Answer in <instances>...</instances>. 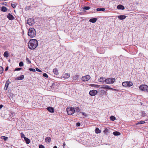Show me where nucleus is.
Segmentation results:
<instances>
[{"mask_svg": "<svg viewBox=\"0 0 148 148\" xmlns=\"http://www.w3.org/2000/svg\"><path fill=\"white\" fill-rule=\"evenodd\" d=\"M81 112L82 113V112ZM82 114L84 116H87V115L86 114V113L85 112H82Z\"/></svg>", "mask_w": 148, "mask_h": 148, "instance_id": "a18cd8bd", "label": "nucleus"}, {"mask_svg": "<svg viewBox=\"0 0 148 148\" xmlns=\"http://www.w3.org/2000/svg\"><path fill=\"white\" fill-rule=\"evenodd\" d=\"M97 19L95 18H92L90 19L89 20V21L92 23H95L97 21Z\"/></svg>", "mask_w": 148, "mask_h": 148, "instance_id": "f3484780", "label": "nucleus"}, {"mask_svg": "<svg viewBox=\"0 0 148 148\" xmlns=\"http://www.w3.org/2000/svg\"><path fill=\"white\" fill-rule=\"evenodd\" d=\"M7 17L10 20H13L14 18L13 16L10 14H9L7 16Z\"/></svg>", "mask_w": 148, "mask_h": 148, "instance_id": "f8f14e48", "label": "nucleus"}, {"mask_svg": "<svg viewBox=\"0 0 148 148\" xmlns=\"http://www.w3.org/2000/svg\"><path fill=\"white\" fill-rule=\"evenodd\" d=\"M70 75L68 73H64L61 76V78H64V79H67L69 78Z\"/></svg>", "mask_w": 148, "mask_h": 148, "instance_id": "9b49d317", "label": "nucleus"}, {"mask_svg": "<svg viewBox=\"0 0 148 148\" xmlns=\"http://www.w3.org/2000/svg\"><path fill=\"white\" fill-rule=\"evenodd\" d=\"M101 92H103H103H104V93H105V91H104V90H101Z\"/></svg>", "mask_w": 148, "mask_h": 148, "instance_id": "3c124183", "label": "nucleus"}, {"mask_svg": "<svg viewBox=\"0 0 148 148\" xmlns=\"http://www.w3.org/2000/svg\"><path fill=\"white\" fill-rule=\"evenodd\" d=\"M79 75H76L73 77V79L74 80H76L79 79Z\"/></svg>", "mask_w": 148, "mask_h": 148, "instance_id": "6ab92c4d", "label": "nucleus"}, {"mask_svg": "<svg viewBox=\"0 0 148 148\" xmlns=\"http://www.w3.org/2000/svg\"><path fill=\"white\" fill-rule=\"evenodd\" d=\"M17 5V4L15 3H14L11 4V6L13 8H15Z\"/></svg>", "mask_w": 148, "mask_h": 148, "instance_id": "cd10ccee", "label": "nucleus"}, {"mask_svg": "<svg viewBox=\"0 0 148 148\" xmlns=\"http://www.w3.org/2000/svg\"><path fill=\"white\" fill-rule=\"evenodd\" d=\"M24 139L25 141H26V143L27 144H28L30 143V140L28 138H26V137H24Z\"/></svg>", "mask_w": 148, "mask_h": 148, "instance_id": "b1692460", "label": "nucleus"}, {"mask_svg": "<svg viewBox=\"0 0 148 148\" xmlns=\"http://www.w3.org/2000/svg\"><path fill=\"white\" fill-rule=\"evenodd\" d=\"M95 132L96 134L100 133L101 132V131L97 127L95 130Z\"/></svg>", "mask_w": 148, "mask_h": 148, "instance_id": "a878e982", "label": "nucleus"}, {"mask_svg": "<svg viewBox=\"0 0 148 148\" xmlns=\"http://www.w3.org/2000/svg\"><path fill=\"white\" fill-rule=\"evenodd\" d=\"M82 8L85 10H88L90 9V8L89 6H86L84 8Z\"/></svg>", "mask_w": 148, "mask_h": 148, "instance_id": "72a5a7b5", "label": "nucleus"}, {"mask_svg": "<svg viewBox=\"0 0 148 148\" xmlns=\"http://www.w3.org/2000/svg\"><path fill=\"white\" fill-rule=\"evenodd\" d=\"M8 66H7L5 69V71H7L8 70Z\"/></svg>", "mask_w": 148, "mask_h": 148, "instance_id": "de8ad7c7", "label": "nucleus"}, {"mask_svg": "<svg viewBox=\"0 0 148 148\" xmlns=\"http://www.w3.org/2000/svg\"><path fill=\"white\" fill-rule=\"evenodd\" d=\"M38 42L36 39H31L28 42L29 48L32 50L34 49L38 46Z\"/></svg>", "mask_w": 148, "mask_h": 148, "instance_id": "f257e3e1", "label": "nucleus"}, {"mask_svg": "<svg viewBox=\"0 0 148 148\" xmlns=\"http://www.w3.org/2000/svg\"><path fill=\"white\" fill-rule=\"evenodd\" d=\"M53 72L56 75H57L59 74L57 68H55L53 69Z\"/></svg>", "mask_w": 148, "mask_h": 148, "instance_id": "4be33fe9", "label": "nucleus"}, {"mask_svg": "<svg viewBox=\"0 0 148 148\" xmlns=\"http://www.w3.org/2000/svg\"><path fill=\"white\" fill-rule=\"evenodd\" d=\"M115 81L114 78H110L106 79V83L107 84H113Z\"/></svg>", "mask_w": 148, "mask_h": 148, "instance_id": "423d86ee", "label": "nucleus"}, {"mask_svg": "<svg viewBox=\"0 0 148 148\" xmlns=\"http://www.w3.org/2000/svg\"><path fill=\"white\" fill-rule=\"evenodd\" d=\"M36 70L37 71H38V72H42V71L41 70H40L39 69H38V68H36Z\"/></svg>", "mask_w": 148, "mask_h": 148, "instance_id": "c03bdc74", "label": "nucleus"}, {"mask_svg": "<svg viewBox=\"0 0 148 148\" xmlns=\"http://www.w3.org/2000/svg\"><path fill=\"white\" fill-rule=\"evenodd\" d=\"M126 17V16L124 15H121L118 16V17L119 19L121 20H122L125 19Z\"/></svg>", "mask_w": 148, "mask_h": 148, "instance_id": "2eb2a0df", "label": "nucleus"}, {"mask_svg": "<svg viewBox=\"0 0 148 148\" xmlns=\"http://www.w3.org/2000/svg\"><path fill=\"white\" fill-rule=\"evenodd\" d=\"M29 70L31 71L35 72V69H32V68H30L29 69Z\"/></svg>", "mask_w": 148, "mask_h": 148, "instance_id": "c9c22d12", "label": "nucleus"}, {"mask_svg": "<svg viewBox=\"0 0 148 148\" xmlns=\"http://www.w3.org/2000/svg\"><path fill=\"white\" fill-rule=\"evenodd\" d=\"M110 120L112 121H114L116 119L115 117L113 116H112L110 117Z\"/></svg>", "mask_w": 148, "mask_h": 148, "instance_id": "c756f323", "label": "nucleus"}, {"mask_svg": "<svg viewBox=\"0 0 148 148\" xmlns=\"http://www.w3.org/2000/svg\"><path fill=\"white\" fill-rule=\"evenodd\" d=\"M106 79L105 77H100V78L99 79L98 81L99 82H106Z\"/></svg>", "mask_w": 148, "mask_h": 148, "instance_id": "4468645a", "label": "nucleus"}, {"mask_svg": "<svg viewBox=\"0 0 148 148\" xmlns=\"http://www.w3.org/2000/svg\"><path fill=\"white\" fill-rule=\"evenodd\" d=\"M43 76L46 78H48V75L46 73H44L43 74Z\"/></svg>", "mask_w": 148, "mask_h": 148, "instance_id": "e433bc0d", "label": "nucleus"}, {"mask_svg": "<svg viewBox=\"0 0 148 148\" xmlns=\"http://www.w3.org/2000/svg\"><path fill=\"white\" fill-rule=\"evenodd\" d=\"M97 92L96 90H90L89 92V95L91 96H94L97 94Z\"/></svg>", "mask_w": 148, "mask_h": 148, "instance_id": "0eeeda50", "label": "nucleus"}, {"mask_svg": "<svg viewBox=\"0 0 148 148\" xmlns=\"http://www.w3.org/2000/svg\"><path fill=\"white\" fill-rule=\"evenodd\" d=\"M34 20L32 18L28 19L27 21V23L30 26L34 24Z\"/></svg>", "mask_w": 148, "mask_h": 148, "instance_id": "6e6552de", "label": "nucleus"}, {"mask_svg": "<svg viewBox=\"0 0 148 148\" xmlns=\"http://www.w3.org/2000/svg\"><path fill=\"white\" fill-rule=\"evenodd\" d=\"M108 130L107 128L105 129L104 130V132L105 133H107L108 132Z\"/></svg>", "mask_w": 148, "mask_h": 148, "instance_id": "ea45409f", "label": "nucleus"}, {"mask_svg": "<svg viewBox=\"0 0 148 148\" xmlns=\"http://www.w3.org/2000/svg\"><path fill=\"white\" fill-rule=\"evenodd\" d=\"M45 140L46 142L49 143L51 141V138L50 137H47L45 138Z\"/></svg>", "mask_w": 148, "mask_h": 148, "instance_id": "aec40b11", "label": "nucleus"}, {"mask_svg": "<svg viewBox=\"0 0 148 148\" xmlns=\"http://www.w3.org/2000/svg\"><path fill=\"white\" fill-rule=\"evenodd\" d=\"M21 136L22 138H24L25 137V135L23 133H21Z\"/></svg>", "mask_w": 148, "mask_h": 148, "instance_id": "79ce46f5", "label": "nucleus"}, {"mask_svg": "<svg viewBox=\"0 0 148 148\" xmlns=\"http://www.w3.org/2000/svg\"><path fill=\"white\" fill-rule=\"evenodd\" d=\"M9 56V53L8 51H5V52L3 54V56L7 58Z\"/></svg>", "mask_w": 148, "mask_h": 148, "instance_id": "a211bd4d", "label": "nucleus"}, {"mask_svg": "<svg viewBox=\"0 0 148 148\" xmlns=\"http://www.w3.org/2000/svg\"><path fill=\"white\" fill-rule=\"evenodd\" d=\"M101 88L104 89H108L110 90H116L115 89H113V88H111L108 85L103 86L101 87Z\"/></svg>", "mask_w": 148, "mask_h": 148, "instance_id": "1a4fd4ad", "label": "nucleus"}, {"mask_svg": "<svg viewBox=\"0 0 148 148\" xmlns=\"http://www.w3.org/2000/svg\"><path fill=\"white\" fill-rule=\"evenodd\" d=\"M23 62H21L19 63V66H23Z\"/></svg>", "mask_w": 148, "mask_h": 148, "instance_id": "4c0bfd02", "label": "nucleus"}, {"mask_svg": "<svg viewBox=\"0 0 148 148\" xmlns=\"http://www.w3.org/2000/svg\"><path fill=\"white\" fill-rule=\"evenodd\" d=\"M145 123L144 121H140L136 124V125H138L144 124Z\"/></svg>", "mask_w": 148, "mask_h": 148, "instance_id": "c85d7f7f", "label": "nucleus"}, {"mask_svg": "<svg viewBox=\"0 0 148 148\" xmlns=\"http://www.w3.org/2000/svg\"><path fill=\"white\" fill-rule=\"evenodd\" d=\"M90 78L89 75H86L85 76L82 77V80L83 81H87L89 80Z\"/></svg>", "mask_w": 148, "mask_h": 148, "instance_id": "9d476101", "label": "nucleus"}, {"mask_svg": "<svg viewBox=\"0 0 148 148\" xmlns=\"http://www.w3.org/2000/svg\"><path fill=\"white\" fill-rule=\"evenodd\" d=\"M122 85L124 87H129L133 85V83L131 81L124 82H122Z\"/></svg>", "mask_w": 148, "mask_h": 148, "instance_id": "20e7f679", "label": "nucleus"}, {"mask_svg": "<svg viewBox=\"0 0 148 148\" xmlns=\"http://www.w3.org/2000/svg\"><path fill=\"white\" fill-rule=\"evenodd\" d=\"M118 9L123 10L125 9L124 6L121 5H118L117 7Z\"/></svg>", "mask_w": 148, "mask_h": 148, "instance_id": "dca6fc26", "label": "nucleus"}, {"mask_svg": "<svg viewBox=\"0 0 148 148\" xmlns=\"http://www.w3.org/2000/svg\"><path fill=\"white\" fill-rule=\"evenodd\" d=\"M39 148H45V147L43 145H39Z\"/></svg>", "mask_w": 148, "mask_h": 148, "instance_id": "37998d69", "label": "nucleus"}, {"mask_svg": "<svg viewBox=\"0 0 148 148\" xmlns=\"http://www.w3.org/2000/svg\"><path fill=\"white\" fill-rule=\"evenodd\" d=\"M3 71V68L2 66H0V74L2 73Z\"/></svg>", "mask_w": 148, "mask_h": 148, "instance_id": "7c9ffc66", "label": "nucleus"}, {"mask_svg": "<svg viewBox=\"0 0 148 148\" xmlns=\"http://www.w3.org/2000/svg\"><path fill=\"white\" fill-rule=\"evenodd\" d=\"M66 145V144H65V142H64L63 143V146L64 147V146Z\"/></svg>", "mask_w": 148, "mask_h": 148, "instance_id": "09e8293b", "label": "nucleus"}, {"mask_svg": "<svg viewBox=\"0 0 148 148\" xmlns=\"http://www.w3.org/2000/svg\"><path fill=\"white\" fill-rule=\"evenodd\" d=\"M8 82H9L8 80H7V81H6V83L5 84L4 89L5 90H7V88L8 87V86L9 85V83H8Z\"/></svg>", "mask_w": 148, "mask_h": 148, "instance_id": "412c9836", "label": "nucleus"}, {"mask_svg": "<svg viewBox=\"0 0 148 148\" xmlns=\"http://www.w3.org/2000/svg\"><path fill=\"white\" fill-rule=\"evenodd\" d=\"M53 148H57V147L56 146H55L53 147Z\"/></svg>", "mask_w": 148, "mask_h": 148, "instance_id": "603ef678", "label": "nucleus"}, {"mask_svg": "<svg viewBox=\"0 0 148 148\" xmlns=\"http://www.w3.org/2000/svg\"><path fill=\"white\" fill-rule=\"evenodd\" d=\"M24 78V76L23 75H21L20 77H17L16 79L18 80L23 79Z\"/></svg>", "mask_w": 148, "mask_h": 148, "instance_id": "5701e85b", "label": "nucleus"}, {"mask_svg": "<svg viewBox=\"0 0 148 148\" xmlns=\"http://www.w3.org/2000/svg\"><path fill=\"white\" fill-rule=\"evenodd\" d=\"M76 125L77 126H80V124L79 123H77Z\"/></svg>", "mask_w": 148, "mask_h": 148, "instance_id": "49530a36", "label": "nucleus"}, {"mask_svg": "<svg viewBox=\"0 0 148 148\" xmlns=\"http://www.w3.org/2000/svg\"><path fill=\"white\" fill-rule=\"evenodd\" d=\"M66 111L69 115L73 114L75 112V110L74 108L70 106L66 108Z\"/></svg>", "mask_w": 148, "mask_h": 148, "instance_id": "7ed1b4c3", "label": "nucleus"}, {"mask_svg": "<svg viewBox=\"0 0 148 148\" xmlns=\"http://www.w3.org/2000/svg\"><path fill=\"white\" fill-rule=\"evenodd\" d=\"M36 32L35 29L33 28H30L28 31V35L31 38L34 37L36 35Z\"/></svg>", "mask_w": 148, "mask_h": 148, "instance_id": "f03ea898", "label": "nucleus"}, {"mask_svg": "<svg viewBox=\"0 0 148 148\" xmlns=\"http://www.w3.org/2000/svg\"><path fill=\"white\" fill-rule=\"evenodd\" d=\"M47 110L50 112L53 113L54 112V109L53 108L51 107H48L47 108Z\"/></svg>", "mask_w": 148, "mask_h": 148, "instance_id": "ddd939ff", "label": "nucleus"}, {"mask_svg": "<svg viewBox=\"0 0 148 148\" xmlns=\"http://www.w3.org/2000/svg\"><path fill=\"white\" fill-rule=\"evenodd\" d=\"M8 9L6 7L3 6L1 8V10L3 12H6L7 11Z\"/></svg>", "mask_w": 148, "mask_h": 148, "instance_id": "393cba45", "label": "nucleus"}, {"mask_svg": "<svg viewBox=\"0 0 148 148\" xmlns=\"http://www.w3.org/2000/svg\"><path fill=\"white\" fill-rule=\"evenodd\" d=\"M21 69L22 68H16L14 71H19L21 70Z\"/></svg>", "mask_w": 148, "mask_h": 148, "instance_id": "58836bf2", "label": "nucleus"}, {"mask_svg": "<svg viewBox=\"0 0 148 148\" xmlns=\"http://www.w3.org/2000/svg\"><path fill=\"white\" fill-rule=\"evenodd\" d=\"M113 134L115 136H118L120 135L121 134L119 132L115 131L113 132Z\"/></svg>", "mask_w": 148, "mask_h": 148, "instance_id": "bb28decb", "label": "nucleus"}, {"mask_svg": "<svg viewBox=\"0 0 148 148\" xmlns=\"http://www.w3.org/2000/svg\"><path fill=\"white\" fill-rule=\"evenodd\" d=\"M3 139L5 140L6 141L8 139V137L6 136H3Z\"/></svg>", "mask_w": 148, "mask_h": 148, "instance_id": "a19ab883", "label": "nucleus"}, {"mask_svg": "<svg viewBox=\"0 0 148 148\" xmlns=\"http://www.w3.org/2000/svg\"><path fill=\"white\" fill-rule=\"evenodd\" d=\"M26 60V61L28 64H30L31 63V62L29 58H27Z\"/></svg>", "mask_w": 148, "mask_h": 148, "instance_id": "f704fd0d", "label": "nucleus"}, {"mask_svg": "<svg viewBox=\"0 0 148 148\" xmlns=\"http://www.w3.org/2000/svg\"><path fill=\"white\" fill-rule=\"evenodd\" d=\"M105 10V8H98L97 9V11H104Z\"/></svg>", "mask_w": 148, "mask_h": 148, "instance_id": "2f4dec72", "label": "nucleus"}, {"mask_svg": "<svg viewBox=\"0 0 148 148\" xmlns=\"http://www.w3.org/2000/svg\"><path fill=\"white\" fill-rule=\"evenodd\" d=\"M53 84H53L52 86L53 85Z\"/></svg>", "mask_w": 148, "mask_h": 148, "instance_id": "864d4df0", "label": "nucleus"}, {"mask_svg": "<svg viewBox=\"0 0 148 148\" xmlns=\"http://www.w3.org/2000/svg\"><path fill=\"white\" fill-rule=\"evenodd\" d=\"M3 106L2 105H0V109L2 108V107H3Z\"/></svg>", "mask_w": 148, "mask_h": 148, "instance_id": "8fccbe9b", "label": "nucleus"}, {"mask_svg": "<svg viewBox=\"0 0 148 148\" xmlns=\"http://www.w3.org/2000/svg\"><path fill=\"white\" fill-rule=\"evenodd\" d=\"M90 86H91L95 87L97 88H98L99 87V85H96L95 84H91L90 85Z\"/></svg>", "mask_w": 148, "mask_h": 148, "instance_id": "473e14b6", "label": "nucleus"}, {"mask_svg": "<svg viewBox=\"0 0 148 148\" xmlns=\"http://www.w3.org/2000/svg\"><path fill=\"white\" fill-rule=\"evenodd\" d=\"M139 89L143 91H148V86L146 85H142L140 86Z\"/></svg>", "mask_w": 148, "mask_h": 148, "instance_id": "39448f33", "label": "nucleus"}]
</instances>
